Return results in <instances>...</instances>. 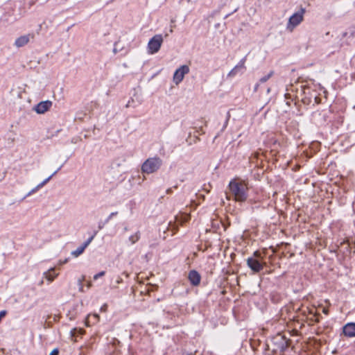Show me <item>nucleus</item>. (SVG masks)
Wrapping results in <instances>:
<instances>
[{"label":"nucleus","instance_id":"nucleus-1","mask_svg":"<svg viewBox=\"0 0 355 355\" xmlns=\"http://www.w3.org/2000/svg\"><path fill=\"white\" fill-rule=\"evenodd\" d=\"M289 345V340L280 334L272 338L270 343L266 344L265 355H275L283 353Z\"/></svg>","mask_w":355,"mask_h":355},{"label":"nucleus","instance_id":"nucleus-2","mask_svg":"<svg viewBox=\"0 0 355 355\" xmlns=\"http://www.w3.org/2000/svg\"><path fill=\"white\" fill-rule=\"evenodd\" d=\"M228 187L236 201L245 202L247 200L248 188L245 181L235 178L230 182Z\"/></svg>","mask_w":355,"mask_h":355},{"label":"nucleus","instance_id":"nucleus-3","mask_svg":"<svg viewBox=\"0 0 355 355\" xmlns=\"http://www.w3.org/2000/svg\"><path fill=\"white\" fill-rule=\"evenodd\" d=\"M162 164V160L157 157L147 159L141 166L144 173L150 174L157 171Z\"/></svg>","mask_w":355,"mask_h":355},{"label":"nucleus","instance_id":"nucleus-4","mask_svg":"<svg viewBox=\"0 0 355 355\" xmlns=\"http://www.w3.org/2000/svg\"><path fill=\"white\" fill-rule=\"evenodd\" d=\"M163 41V37L161 34L154 35L148 43V52L150 54L158 52Z\"/></svg>","mask_w":355,"mask_h":355},{"label":"nucleus","instance_id":"nucleus-5","mask_svg":"<svg viewBox=\"0 0 355 355\" xmlns=\"http://www.w3.org/2000/svg\"><path fill=\"white\" fill-rule=\"evenodd\" d=\"M304 12V8H301L300 11L291 15L287 24V29L289 30L290 31H293L294 28L299 25L303 21Z\"/></svg>","mask_w":355,"mask_h":355},{"label":"nucleus","instance_id":"nucleus-6","mask_svg":"<svg viewBox=\"0 0 355 355\" xmlns=\"http://www.w3.org/2000/svg\"><path fill=\"white\" fill-rule=\"evenodd\" d=\"M246 261L248 266L254 273H258L262 270L266 264V262L261 261L260 260L253 257H248Z\"/></svg>","mask_w":355,"mask_h":355},{"label":"nucleus","instance_id":"nucleus-7","mask_svg":"<svg viewBox=\"0 0 355 355\" xmlns=\"http://www.w3.org/2000/svg\"><path fill=\"white\" fill-rule=\"evenodd\" d=\"M189 73V67L188 65H182L180 68H178L174 73L173 75V82L178 85L182 81L184 77L186 74Z\"/></svg>","mask_w":355,"mask_h":355},{"label":"nucleus","instance_id":"nucleus-8","mask_svg":"<svg viewBox=\"0 0 355 355\" xmlns=\"http://www.w3.org/2000/svg\"><path fill=\"white\" fill-rule=\"evenodd\" d=\"M52 106L51 101H44L39 103L34 108L35 111L38 114H44L48 111Z\"/></svg>","mask_w":355,"mask_h":355},{"label":"nucleus","instance_id":"nucleus-9","mask_svg":"<svg viewBox=\"0 0 355 355\" xmlns=\"http://www.w3.org/2000/svg\"><path fill=\"white\" fill-rule=\"evenodd\" d=\"M188 278L193 286H198L200 283V275L195 270H191L189 272Z\"/></svg>","mask_w":355,"mask_h":355},{"label":"nucleus","instance_id":"nucleus-10","mask_svg":"<svg viewBox=\"0 0 355 355\" xmlns=\"http://www.w3.org/2000/svg\"><path fill=\"white\" fill-rule=\"evenodd\" d=\"M33 37H34V35L33 34H28V35L20 36L15 40V44L17 47H22L28 43L31 38H33Z\"/></svg>","mask_w":355,"mask_h":355},{"label":"nucleus","instance_id":"nucleus-11","mask_svg":"<svg viewBox=\"0 0 355 355\" xmlns=\"http://www.w3.org/2000/svg\"><path fill=\"white\" fill-rule=\"evenodd\" d=\"M343 331L345 336L347 337L355 336V323L349 322L345 324L343 328Z\"/></svg>","mask_w":355,"mask_h":355},{"label":"nucleus","instance_id":"nucleus-12","mask_svg":"<svg viewBox=\"0 0 355 355\" xmlns=\"http://www.w3.org/2000/svg\"><path fill=\"white\" fill-rule=\"evenodd\" d=\"M94 239V236H92L89 238L82 245L78 247L76 250L71 252V254L77 257L80 255L85 250V249L89 245V244L92 242Z\"/></svg>","mask_w":355,"mask_h":355},{"label":"nucleus","instance_id":"nucleus-13","mask_svg":"<svg viewBox=\"0 0 355 355\" xmlns=\"http://www.w3.org/2000/svg\"><path fill=\"white\" fill-rule=\"evenodd\" d=\"M60 168H58L57 171H55L51 175H50L49 178H47L46 179H45L42 182H41L40 184H39L35 189H33L31 192V193H33L35 191H36L37 190H38L40 188L42 187L44 185H45L51 178L52 177L55 175L57 173V172L58 171Z\"/></svg>","mask_w":355,"mask_h":355},{"label":"nucleus","instance_id":"nucleus-14","mask_svg":"<svg viewBox=\"0 0 355 355\" xmlns=\"http://www.w3.org/2000/svg\"><path fill=\"white\" fill-rule=\"evenodd\" d=\"M348 32H345L343 34V37H347L348 36L349 38L354 39L355 38V26H350L349 28Z\"/></svg>","mask_w":355,"mask_h":355},{"label":"nucleus","instance_id":"nucleus-15","mask_svg":"<svg viewBox=\"0 0 355 355\" xmlns=\"http://www.w3.org/2000/svg\"><path fill=\"white\" fill-rule=\"evenodd\" d=\"M189 220V215H182L180 216H176V220L177 222L180 223L181 225H182L184 223L187 222Z\"/></svg>","mask_w":355,"mask_h":355},{"label":"nucleus","instance_id":"nucleus-16","mask_svg":"<svg viewBox=\"0 0 355 355\" xmlns=\"http://www.w3.org/2000/svg\"><path fill=\"white\" fill-rule=\"evenodd\" d=\"M140 239V232L138 231L135 234L132 235L129 237V241L132 243H135Z\"/></svg>","mask_w":355,"mask_h":355},{"label":"nucleus","instance_id":"nucleus-17","mask_svg":"<svg viewBox=\"0 0 355 355\" xmlns=\"http://www.w3.org/2000/svg\"><path fill=\"white\" fill-rule=\"evenodd\" d=\"M274 74V71H270V73L261 78L260 80H259V82L261 83H266L270 77H272V76Z\"/></svg>","mask_w":355,"mask_h":355},{"label":"nucleus","instance_id":"nucleus-18","mask_svg":"<svg viewBox=\"0 0 355 355\" xmlns=\"http://www.w3.org/2000/svg\"><path fill=\"white\" fill-rule=\"evenodd\" d=\"M252 257L256 258L258 260H260L261 261H262V260L263 259V257L261 255V253L258 250L255 251L253 253V256Z\"/></svg>","mask_w":355,"mask_h":355},{"label":"nucleus","instance_id":"nucleus-19","mask_svg":"<svg viewBox=\"0 0 355 355\" xmlns=\"http://www.w3.org/2000/svg\"><path fill=\"white\" fill-rule=\"evenodd\" d=\"M246 60V57L243 58L242 60H240V62H239V64L236 66V67H237V69H240V68H244L245 66V62Z\"/></svg>","mask_w":355,"mask_h":355},{"label":"nucleus","instance_id":"nucleus-20","mask_svg":"<svg viewBox=\"0 0 355 355\" xmlns=\"http://www.w3.org/2000/svg\"><path fill=\"white\" fill-rule=\"evenodd\" d=\"M57 275H58L57 274L55 275H51V272L49 271L48 275L46 276V277L48 280H49L50 282H52Z\"/></svg>","mask_w":355,"mask_h":355},{"label":"nucleus","instance_id":"nucleus-21","mask_svg":"<svg viewBox=\"0 0 355 355\" xmlns=\"http://www.w3.org/2000/svg\"><path fill=\"white\" fill-rule=\"evenodd\" d=\"M105 274V271H101L97 274H96L94 276V280H96L97 279H98L99 277H101L103 276H104Z\"/></svg>","mask_w":355,"mask_h":355},{"label":"nucleus","instance_id":"nucleus-22","mask_svg":"<svg viewBox=\"0 0 355 355\" xmlns=\"http://www.w3.org/2000/svg\"><path fill=\"white\" fill-rule=\"evenodd\" d=\"M238 70H239V69H237V67H235L234 68H233V69L230 71V73H229L228 76H235V75L236 74V73H237V71H238Z\"/></svg>","mask_w":355,"mask_h":355},{"label":"nucleus","instance_id":"nucleus-23","mask_svg":"<svg viewBox=\"0 0 355 355\" xmlns=\"http://www.w3.org/2000/svg\"><path fill=\"white\" fill-rule=\"evenodd\" d=\"M84 279H85V276H83L82 279H80L78 280V284L80 285V291H83V285H82V282L84 281Z\"/></svg>","mask_w":355,"mask_h":355},{"label":"nucleus","instance_id":"nucleus-24","mask_svg":"<svg viewBox=\"0 0 355 355\" xmlns=\"http://www.w3.org/2000/svg\"><path fill=\"white\" fill-rule=\"evenodd\" d=\"M117 214V212H112L110 214L107 219L106 220V222H108L114 216H116Z\"/></svg>","mask_w":355,"mask_h":355},{"label":"nucleus","instance_id":"nucleus-25","mask_svg":"<svg viewBox=\"0 0 355 355\" xmlns=\"http://www.w3.org/2000/svg\"><path fill=\"white\" fill-rule=\"evenodd\" d=\"M59 350L58 349H54L49 355H58Z\"/></svg>","mask_w":355,"mask_h":355},{"label":"nucleus","instance_id":"nucleus-26","mask_svg":"<svg viewBox=\"0 0 355 355\" xmlns=\"http://www.w3.org/2000/svg\"><path fill=\"white\" fill-rule=\"evenodd\" d=\"M320 315V314L318 315H314L313 317L314 318L311 319L312 320H314L315 322H319L320 320L318 318V316Z\"/></svg>","mask_w":355,"mask_h":355},{"label":"nucleus","instance_id":"nucleus-27","mask_svg":"<svg viewBox=\"0 0 355 355\" xmlns=\"http://www.w3.org/2000/svg\"><path fill=\"white\" fill-rule=\"evenodd\" d=\"M315 101L316 103H320V98L317 97V96H315Z\"/></svg>","mask_w":355,"mask_h":355},{"label":"nucleus","instance_id":"nucleus-28","mask_svg":"<svg viewBox=\"0 0 355 355\" xmlns=\"http://www.w3.org/2000/svg\"><path fill=\"white\" fill-rule=\"evenodd\" d=\"M323 313H325V314H328L329 313V311L327 309H323Z\"/></svg>","mask_w":355,"mask_h":355},{"label":"nucleus","instance_id":"nucleus-29","mask_svg":"<svg viewBox=\"0 0 355 355\" xmlns=\"http://www.w3.org/2000/svg\"><path fill=\"white\" fill-rule=\"evenodd\" d=\"M259 87V84H257L254 87V91H257Z\"/></svg>","mask_w":355,"mask_h":355},{"label":"nucleus","instance_id":"nucleus-30","mask_svg":"<svg viewBox=\"0 0 355 355\" xmlns=\"http://www.w3.org/2000/svg\"><path fill=\"white\" fill-rule=\"evenodd\" d=\"M68 259H66L65 260H63V261L62 262V263H66L67 262Z\"/></svg>","mask_w":355,"mask_h":355},{"label":"nucleus","instance_id":"nucleus-31","mask_svg":"<svg viewBox=\"0 0 355 355\" xmlns=\"http://www.w3.org/2000/svg\"><path fill=\"white\" fill-rule=\"evenodd\" d=\"M91 286H92V283H91V282H89V283L87 284V287H88V288H90V287H91Z\"/></svg>","mask_w":355,"mask_h":355},{"label":"nucleus","instance_id":"nucleus-32","mask_svg":"<svg viewBox=\"0 0 355 355\" xmlns=\"http://www.w3.org/2000/svg\"><path fill=\"white\" fill-rule=\"evenodd\" d=\"M166 192H167L168 193H171V189H167Z\"/></svg>","mask_w":355,"mask_h":355},{"label":"nucleus","instance_id":"nucleus-33","mask_svg":"<svg viewBox=\"0 0 355 355\" xmlns=\"http://www.w3.org/2000/svg\"><path fill=\"white\" fill-rule=\"evenodd\" d=\"M130 106V101H128V103H127V105H125L126 107H128Z\"/></svg>","mask_w":355,"mask_h":355},{"label":"nucleus","instance_id":"nucleus-34","mask_svg":"<svg viewBox=\"0 0 355 355\" xmlns=\"http://www.w3.org/2000/svg\"><path fill=\"white\" fill-rule=\"evenodd\" d=\"M106 306H107L106 305H104V306L101 308V309H105V310Z\"/></svg>","mask_w":355,"mask_h":355},{"label":"nucleus","instance_id":"nucleus-35","mask_svg":"<svg viewBox=\"0 0 355 355\" xmlns=\"http://www.w3.org/2000/svg\"><path fill=\"white\" fill-rule=\"evenodd\" d=\"M302 101H303V103H308L306 102V99H303V100H302Z\"/></svg>","mask_w":355,"mask_h":355}]
</instances>
